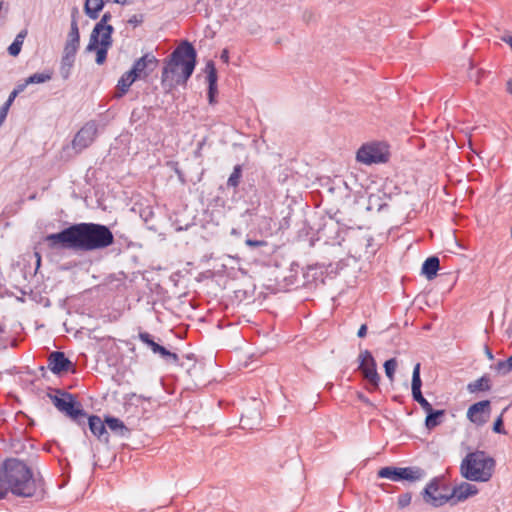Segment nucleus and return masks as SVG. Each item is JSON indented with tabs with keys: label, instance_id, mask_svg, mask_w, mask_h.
Returning a JSON list of instances; mask_svg holds the SVG:
<instances>
[{
	"label": "nucleus",
	"instance_id": "1",
	"mask_svg": "<svg viewBox=\"0 0 512 512\" xmlns=\"http://www.w3.org/2000/svg\"><path fill=\"white\" fill-rule=\"evenodd\" d=\"M44 240L53 250L82 252L105 249L115 241L108 226L92 222L71 224L57 233L48 234Z\"/></svg>",
	"mask_w": 512,
	"mask_h": 512
},
{
	"label": "nucleus",
	"instance_id": "2",
	"mask_svg": "<svg viewBox=\"0 0 512 512\" xmlns=\"http://www.w3.org/2000/svg\"><path fill=\"white\" fill-rule=\"evenodd\" d=\"M47 396L55 408L82 427L85 434V425L87 424L90 432L100 442L105 444L109 443V433L107 431L105 419L102 420L98 415L94 414L88 415L75 394L69 393L60 388H54L47 393Z\"/></svg>",
	"mask_w": 512,
	"mask_h": 512
},
{
	"label": "nucleus",
	"instance_id": "3",
	"mask_svg": "<svg viewBox=\"0 0 512 512\" xmlns=\"http://www.w3.org/2000/svg\"><path fill=\"white\" fill-rule=\"evenodd\" d=\"M0 473L2 485L18 497H33L43 499L45 495V481L38 474L33 475L27 464L17 458H7L2 462Z\"/></svg>",
	"mask_w": 512,
	"mask_h": 512
},
{
	"label": "nucleus",
	"instance_id": "4",
	"mask_svg": "<svg viewBox=\"0 0 512 512\" xmlns=\"http://www.w3.org/2000/svg\"><path fill=\"white\" fill-rule=\"evenodd\" d=\"M197 64V51L188 40H183L164 59L161 73V86L166 93L177 86H185L192 76Z\"/></svg>",
	"mask_w": 512,
	"mask_h": 512
},
{
	"label": "nucleus",
	"instance_id": "5",
	"mask_svg": "<svg viewBox=\"0 0 512 512\" xmlns=\"http://www.w3.org/2000/svg\"><path fill=\"white\" fill-rule=\"evenodd\" d=\"M496 467V461L483 450L469 452L462 459L460 473L463 478L474 482H488Z\"/></svg>",
	"mask_w": 512,
	"mask_h": 512
},
{
	"label": "nucleus",
	"instance_id": "6",
	"mask_svg": "<svg viewBox=\"0 0 512 512\" xmlns=\"http://www.w3.org/2000/svg\"><path fill=\"white\" fill-rule=\"evenodd\" d=\"M321 217L319 226L317 228V240H323L325 244L341 245L345 240L346 229L349 228L346 224L342 223L337 215Z\"/></svg>",
	"mask_w": 512,
	"mask_h": 512
},
{
	"label": "nucleus",
	"instance_id": "7",
	"mask_svg": "<svg viewBox=\"0 0 512 512\" xmlns=\"http://www.w3.org/2000/svg\"><path fill=\"white\" fill-rule=\"evenodd\" d=\"M390 156V146L387 142L370 141L359 147L356 152V161L365 165L385 164Z\"/></svg>",
	"mask_w": 512,
	"mask_h": 512
},
{
	"label": "nucleus",
	"instance_id": "8",
	"mask_svg": "<svg viewBox=\"0 0 512 512\" xmlns=\"http://www.w3.org/2000/svg\"><path fill=\"white\" fill-rule=\"evenodd\" d=\"M425 476L426 471L419 466H384L377 471L378 478H385L394 482H416L422 480Z\"/></svg>",
	"mask_w": 512,
	"mask_h": 512
},
{
	"label": "nucleus",
	"instance_id": "9",
	"mask_svg": "<svg viewBox=\"0 0 512 512\" xmlns=\"http://www.w3.org/2000/svg\"><path fill=\"white\" fill-rule=\"evenodd\" d=\"M443 479L444 476H436L423 488L420 495L425 504L439 508L448 503V493L441 492Z\"/></svg>",
	"mask_w": 512,
	"mask_h": 512
},
{
	"label": "nucleus",
	"instance_id": "10",
	"mask_svg": "<svg viewBox=\"0 0 512 512\" xmlns=\"http://www.w3.org/2000/svg\"><path fill=\"white\" fill-rule=\"evenodd\" d=\"M23 331L22 322H0V349L17 347L22 341L20 335Z\"/></svg>",
	"mask_w": 512,
	"mask_h": 512
},
{
	"label": "nucleus",
	"instance_id": "11",
	"mask_svg": "<svg viewBox=\"0 0 512 512\" xmlns=\"http://www.w3.org/2000/svg\"><path fill=\"white\" fill-rule=\"evenodd\" d=\"M113 44V39L110 36H96L90 35L89 43L85 48V52H95V62L97 65H103L106 62L108 50Z\"/></svg>",
	"mask_w": 512,
	"mask_h": 512
},
{
	"label": "nucleus",
	"instance_id": "12",
	"mask_svg": "<svg viewBox=\"0 0 512 512\" xmlns=\"http://www.w3.org/2000/svg\"><path fill=\"white\" fill-rule=\"evenodd\" d=\"M159 60L152 52L145 53L142 57L135 60L131 67V74L134 79L145 80L158 66Z\"/></svg>",
	"mask_w": 512,
	"mask_h": 512
},
{
	"label": "nucleus",
	"instance_id": "13",
	"mask_svg": "<svg viewBox=\"0 0 512 512\" xmlns=\"http://www.w3.org/2000/svg\"><path fill=\"white\" fill-rule=\"evenodd\" d=\"M97 134V125L94 121L87 122L74 136L72 146L77 151H82L92 144Z\"/></svg>",
	"mask_w": 512,
	"mask_h": 512
},
{
	"label": "nucleus",
	"instance_id": "14",
	"mask_svg": "<svg viewBox=\"0 0 512 512\" xmlns=\"http://www.w3.org/2000/svg\"><path fill=\"white\" fill-rule=\"evenodd\" d=\"M491 413L490 400H481L472 404L467 410V418L477 426L484 425Z\"/></svg>",
	"mask_w": 512,
	"mask_h": 512
},
{
	"label": "nucleus",
	"instance_id": "15",
	"mask_svg": "<svg viewBox=\"0 0 512 512\" xmlns=\"http://www.w3.org/2000/svg\"><path fill=\"white\" fill-rule=\"evenodd\" d=\"M72 361L62 351H53L48 356V368L55 375H62L72 369Z\"/></svg>",
	"mask_w": 512,
	"mask_h": 512
},
{
	"label": "nucleus",
	"instance_id": "16",
	"mask_svg": "<svg viewBox=\"0 0 512 512\" xmlns=\"http://www.w3.org/2000/svg\"><path fill=\"white\" fill-rule=\"evenodd\" d=\"M126 289L125 276L123 273L110 274L97 286L101 293H122Z\"/></svg>",
	"mask_w": 512,
	"mask_h": 512
},
{
	"label": "nucleus",
	"instance_id": "17",
	"mask_svg": "<svg viewBox=\"0 0 512 512\" xmlns=\"http://www.w3.org/2000/svg\"><path fill=\"white\" fill-rule=\"evenodd\" d=\"M479 490L474 484H470L468 482H461L459 485H456L452 488L451 493L448 494V503L454 506L459 502H463L467 500L469 497H472L478 494Z\"/></svg>",
	"mask_w": 512,
	"mask_h": 512
},
{
	"label": "nucleus",
	"instance_id": "18",
	"mask_svg": "<svg viewBox=\"0 0 512 512\" xmlns=\"http://www.w3.org/2000/svg\"><path fill=\"white\" fill-rule=\"evenodd\" d=\"M325 269L320 265H310L302 273V286L308 289L324 284Z\"/></svg>",
	"mask_w": 512,
	"mask_h": 512
},
{
	"label": "nucleus",
	"instance_id": "19",
	"mask_svg": "<svg viewBox=\"0 0 512 512\" xmlns=\"http://www.w3.org/2000/svg\"><path fill=\"white\" fill-rule=\"evenodd\" d=\"M206 80L208 83L207 98L210 105L217 103L216 97L218 94V74L215 63L213 60L207 61L205 65Z\"/></svg>",
	"mask_w": 512,
	"mask_h": 512
},
{
	"label": "nucleus",
	"instance_id": "20",
	"mask_svg": "<svg viewBox=\"0 0 512 512\" xmlns=\"http://www.w3.org/2000/svg\"><path fill=\"white\" fill-rule=\"evenodd\" d=\"M294 267H299L298 264H292L291 269L289 270V274L282 277L281 281H278V290L290 291L293 289H298L302 286V278L298 277V270L294 269Z\"/></svg>",
	"mask_w": 512,
	"mask_h": 512
},
{
	"label": "nucleus",
	"instance_id": "21",
	"mask_svg": "<svg viewBox=\"0 0 512 512\" xmlns=\"http://www.w3.org/2000/svg\"><path fill=\"white\" fill-rule=\"evenodd\" d=\"M112 19V15L110 12H105L100 21L95 24L90 35L96 36H110L112 37L114 33V28L108 22Z\"/></svg>",
	"mask_w": 512,
	"mask_h": 512
},
{
	"label": "nucleus",
	"instance_id": "22",
	"mask_svg": "<svg viewBox=\"0 0 512 512\" xmlns=\"http://www.w3.org/2000/svg\"><path fill=\"white\" fill-rule=\"evenodd\" d=\"M106 427L110 429L112 433L120 437H127L130 434V429L124 424L119 418L106 415L105 416Z\"/></svg>",
	"mask_w": 512,
	"mask_h": 512
},
{
	"label": "nucleus",
	"instance_id": "23",
	"mask_svg": "<svg viewBox=\"0 0 512 512\" xmlns=\"http://www.w3.org/2000/svg\"><path fill=\"white\" fill-rule=\"evenodd\" d=\"M426 412L425 427L428 430H432L439 426L443 422V418L446 414L444 409H434L432 406L429 407Z\"/></svg>",
	"mask_w": 512,
	"mask_h": 512
},
{
	"label": "nucleus",
	"instance_id": "24",
	"mask_svg": "<svg viewBox=\"0 0 512 512\" xmlns=\"http://www.w3.org/2000/svg\"><path fill=\"white\" fill-rule=\"evenodd\" d=\"M439 268V258L437 256H430L423 262L421 267V274L424 275L427 280H432L437 276Z\"/></svg>",
	"mask_w": 512,
	"mask_h": 512
},
{
	"label": "nucleus",
	"instance_id": "25",
	"mask_svg": "<svg viewBox=\"0 0 512 512\" xmlns=\"http://www.w3.org/2000/svg\"><path fill=\"white\" fill-rule=\"evenodd\" d=\"M78 12L77 8L73 9V13L71 16V24H70V31L68 32L66 44L70 46H74L79 49L80 47V33H79V27L78 22L76 19V13Z\"/></svg>",
	"mask_w": 512,
	"mask_h": 512
},
{
	"label": "nucleus",
	"instance_id": "26",
	"mask_svg": "<svg viewBox=\"0 0 512 512\" xmlns=\"http://www.w3.org/2000/svg\"><path fill=\"white\" fill-rule=\"evenodd\" d=\"M362 376L365 378L369 385V390L374 391L379 388L380 375L377 372V364L374 357H371L370 369L365 371Z\"/></svg>",
	"mask_w": 512,
	"mask_h": 512
},
{
	"label": "nucleus",
	"instance_id": "27",
	"mask_svg": "<svg viewBox=\"0 0 512 512\" xmlns=\"http://www.w3.org/2000/svg\"><path fill=\"white\" fill-rule=\"evenodd\" d=\"M104 6L105 0H86L84 3V12L90 19L96 20Z\"/></svg>",
	"mask_w": 512,
	"mask_h": 512
},
{
	"label": "nucleus",
	"instance_id": "28",
	"mask_svg": "<svg viewBox=\"0 0 512 512\" xmlns=\"http://www.w3.org/2000/svg\"><path fill=\"white\" fill-rule=\"evenodd\" d=\"M491 379L489 375L485 374L479 379L468 383L467 390L470 393L485 392L491 390Z\"/></svg>",
	"mask_w": 512,
	"mask_h": 512
},
{
	"label": "nucleus",
	"instance_id": "29",
	"mask_svg": "<svg viewBox=\"0 0 512 512\" xmlns=\"http://www.w3.org/2000/svg\"><path fill=\"white\" fill-rule=\"evenodd\" d=\"M138 79H134V74H131V70L125 72L117 83V89L119 90L118 97H122L129 91L130 86L137 81Z\"/></svg>",
	"mask_w": 512,
	"mask_h": 512
},
{
	"label": "nucleus",
	"instance_id": "30",
	"mask_svg": "<svg viewBox=\"0 0 512 512\" xmlns=\"http://www.w3.org/2000/svg\"><path fill=\"white\" fill-rule=\"evenodd\" d=\"M242 174H243L242 165L241 164L235 165L232 173L230 174V176L227 180V183H226L227 187L236 189L241 182Z\"/></svg>",
	"mask_w": 512,
	"mask_h": 512
},
{
	"label": "nucleus",
	"instance_id": "31",
	"mask_svg": "<svg viewBox=\"0 0 512 512\" xmlns=\"http://www.w3.org/2000/svg\"><path fill=\"white\" fill-rule=\"evenodd\" d=\"M138 338L145 345H147V347H149L154 354H157L162 347V345H160L159 343L154 341L153 336L151 334H149L148 332L140 331L138 334Z\"/></svg>",
	"mask_w": 512,
	"mask_h": 512
},
{
	"label": "nucleus",
	"instance_id": "32",
	"mask_svg": "<svg viewBox=\"0 0 512 512\" xmlns=\"http://www.w3.org/2000/svg\"><path fill=\"white\" fill-rule=\"evenodd\" d=\"M53 77V71L48 69L41 73H34L27 77V83L30 84H41L50 81Z\"/></svg>",
	"mask_w": 512,
	"mask_h": 512
},
{
	"label": "nucleus",
	"instance_id": "33",
	"mask_svg": "<svg viewBox=\"0 0 512 512\" xmlns=\"http://www.w3.org/2000/svg\"><path fill=\"white\" fill-rule=\"evenodd\" d=\"M421 364L416 363L412 372V382H411V390L412 393L421 391L422 380H421Z\"/></svg>",
	"mask_w": 512,
	"mask_h": 512
},
{
	"label": "nucleus",
	"instance_id": "34",
	"mask_svg": "<svg viewBox=\"0 0 512 512\" xmlns=\"http://www.w3.org/2000/svg\"><path fill=\"white\" fill-rule=\"evenodd\" d=\"M371 357H373V355H372V353L369 350H364V351H362L359 354V356H358V362H359L358 369H359L361 375L364 374L365 371L370 369Z\"/></svg>",
	"mask_w": 512,
	"mask_h": 512
},
{
	"label": "nucleus",
	"instance_id": "35",
	"mask_svg": "<svg viewBox=\"0 0 512 512\" xmlns=\"http://www.w3.org/2000/svg\"><path fill=\"white\" fill-rule=\"evenodd\" d=\"M196 280L200 283L205 282V285L207 287L212 286L215 281V273L211 270H207L204 272H201L197 277Z\"/></svg>",
	"mask_w": 512,
	"mask_h": 512
},
{
	"label": "nucleus",
	"instance_id": "36",
	"mask_svg": "<svg viewBox=\"0 0 512 512\" xmlns=\"http://www.w3.org/2000/svg\"><path fill=\"white\" fill-rule=\"evenodd\" d=\"M15 98L16 97H13V95L10 93L9 96H8V99L0 107V127L4 123V121H5L6 117H7L8 111H9L11 105L13 104Z\"/></svg>",
	"mask_w": 512,
	"mask_h": 512
},
{
	"label": "nucleus",
	"instance_id": "37",
	"mask_svg": "<svg viewBox=\"0 0 512 512\" xmlns=\"http://www.w3.org/2000/svg\"><path fill=\"white\" fill-rule=\"evenodd\" d=\"M384 370L386 376L392 381L394 379L395 370L397 367L396 358H390L384 362Z\"/></svg>",
	"mask_w": 512,
	"mask_h": 512
},
{
	"label": "nucleus",
	"instance_id": "38",
	"mask_svg": "<svg viewBox=\"0 0 512 512\" xmlns=\"http://www.w3.org/2000/svg\"><path fill=\"white\" fill-rule=\"evenodd\" d=\"M87 330H88V337L91 339L100 341V340H104L106 338H110L109 335H107L106 333H104L97 327L87 328Z\"/></svg>",
	"mask_w": 512,
	"mask_h": 512
},
{
	"label": "nucleus",
	"instance_id": "39",
	"mask_svg": "<svg viewBox=\"0 0 512 512\" xmlns=\"http://www.w3.org/2000/svg\"><path fill=\"white\" fill-rule=\"evenodd\" d=\"M167 166L170 167L175 172V174L178 177V180L182 184H186L185 175H184L183 171L180 169L179 163L177 161H168Z\"/></svg>",
	"mask_w": 512,
	"mask_h": 512
},
{
	"label": "nucleus",
	"instance_id": "40",
	"mask_svg": "<svg viewBox=\"0 0 512 512\" xmlns=\"http://www.w3.org/2000/svg\"><path fill=\"white\" fill-rule=\"evenodd\" d=\"M412 493L405 492L398 496L397 505L399 509H404L411 504Z\"/></svg>",
	"mask_w": 512,
	"mask_h": 512
},
{
	"label": "nucleus",
	"instance_id": "41",
	"mask_svg": "<svg viewBox=\"0 0 512 512\" xmlns=\"http://www.w3.org/2000/svg\"><path fill=\"white\" fill-rule=\"evenodd\" d=\"M412 398L422 407L424 411L432 406L431 403L428 402L427 399L423 396L422 391L412 393Z\"/></svg>",
	"mask_w": 512,
	"mask_h": 512
},
{
	"label": "nucleus",
	"instance_id": "42",
	"mask_svg": "<svg viewBox=\"0 0 512 512\" xmlns=\"http://www.w3.org/2000/svg\"><path fill=\"white\" fill-rule=\"evenodd\" d=\"M492 430L494 433H497V434H505L506 433L502 415L498 416L495 419L493 426H492Z\"/></svg>",
	"mask_w": 512,
	"mask_h": 512
},
{
	"label": "nucleus",
	"instance_id": "43",
	"mask_svg": "<svg viewBox=\"0 0 512 512\" xmlns=\"http://www.w3.org/2000/svg\"><path fill=\"white\" fill-rule=\"evenodd\" d=\"M22 49V44L19 43L18 40H14L9 46H8V53L9 55L13 57H17Z\"/></svg>",
	"mask_w": 512,
	"mask_h": 512
},
{
	"label": "nucleus",
	"instance_id": "44",
	"mask_svg": "<svg viewBox=\"0 0 512 512\" xmlns=\"http://www.w3.org/2000/svg\"><path fill=\"white\" fill-rule=\"evenodd\" d=\"M379 200H380V198L378 196L370 195L369 196V206L367 207V210H371L373 204H377V210L378 211H381L384 208L388 207L387 203H377V202H379Z\"/></svg>",
	"mask_w": 512,
	"mask_h": 512
},
{
	"label": "nucleus",
	"instance_id": "45",
	"mask_svg": "<svg viewBox=\"0 0 512 512\" xmlns=\"http://www.w3.org/2000/svg\"><path fill=\"white\" fill-rule=\"evenodd\" d=\"M165 362L167 364H174V365L180 366L182 368L185 367V363L184 362H180V358H179L178 354L175 353V352H172V351L168 355V357H167Z\"/></svg>",
	"mask_w": 512,
	"mask_h": 512
},
{
	"label": "nucleus",
	"instance_id": "46",
	"mask_svg": "<svg viewBox=\"0 0 512 512\" xmlns=\"http://www.w3.org/2000/svg\"><path fill=\"white\" fill-rule=\"evenodd\" d=\"M185 358H186L188 361H191V362H192V364H189V365H187V364L185 363V367H184V368L186 369L187 374H188L189 376H191V377H192V376H193V370H195V369H196V360H195V358H194V354H187V355L185 356Z\"/></svg>",
	"mask_w": 512,
	"mask_h": 512
},
{
	"label": "nucleus",
	"instance_id": "47",
	"mask_svg": "<svg viewBox=\"0 0 512 512\" xmlns=\"http://www.w3.org/2000/svg\"><path fill=\"white\" fill-rule=\"evenodd\" d=\"M28 85H29V83H27V78H26L24 80V82L17 83L15 88L11 91V94L13 95V97H17L20 93H22L26 89V87Z\"/></svg>",
	"mask_w": 512,
	"mask_h": 512
},
{
	"label": "nucleus",
	"instance_id": "48",
	"mask_svg": "<svg viewBox=\"0 0 512 512\" xmlns=\"http://www.w3.org/2000/svg\"><path fill=\"white\" fill-rule=\"evenodd\" d=\"M245 185H247V190L254 192L256 191L254 173L246 174Z\"/></svg>",
	"mask_w": 512,
	"mask_h": 512
},
{
	"label": "nucleus",
	"instance_id": "49",
	"mask_svg": "<svg viewBox=\"0 0 512 512\" xmlns=\"http://www.w3.org/2000/svg\"><path fill=\"white\" fill-rule=\"evenodd\" d=\"M143 20V14H134L128 19L127 23L132 25L133 27H137L140 24H142Z\"/></svg>",
	"mask_w": 512,
	"mask_h": 512
},
{
	"label": "nucleus",
	"instance_id": "50",
	"mask_svg": "<svg viewBox=\"0 0 512 512\" xmlns=\"http://www.w3.org/2000/svg\"><path fill=\"white\" fill-rule=\"evenodd\" d=\"M495 369L502 374H507L511 371V368L506 364V360H500L495 365Z\"/></svg>",
	"mask_w": 512,
	"mask_h": 512
},
{
	"label": "nucleus",
	"instance_id": "51",
	"mask_svg": "<svg viewBox=\"0 0 512 512\" xmlns=\"http://www.w3.org/2000/svg\"><path fill=\"white\" fill-rule=\"evenodd\" d=\"M73 67L71 66H65V65H62L60 66V75L61 77L64 79V80H67L69 79L70 75H71V69Z\"/></svg>",
	"mask_w": 512,
	"mask_h": 512
},
{
	"label": "nucleus",
	"instance_id": "52",
	"mask_svg": "<svg viewBox=\"0 0 512 512\" xmlns=\"http://www.w3.org/2000/svg\"><path fill=\"white\" fill-rule=\"evenodd\" d=\"M77 52H78V48H76L74 46H70L65 43L64 49H63V55H69V56L76 57Z\"/></svg>",
	"mask_w": 512,
	"mask_h": 512
},
{
	"label": "nucleus",
	"instance_id": "53",
	"mask_svg": "<svg viewBox=\"0 0 512 512\" xmlns=\"http://www.w3.org/2000/svg\"><path fill=\"white\" fill-rule=\"evenodd\" d=\"M75 56L62 55L61 64L65 66H74Z\"/></svg>",
	"mask_w": 512,
	"mask_h": 512
},
{
	"label": "nucleus",
	"instance_id": "54",
	"mask_svg": "<svg viewBox=\"0 0 512 512\" xmlns=\"http://www.w3.org/2000/svg\"><path fill=\"white\" fill-rule=\"evenodd\" d=\"M246 244H247L249 247L256 248V247H261V246L266 245V242H265V241H263V240H252V239H247V240H246Z\"/></svg>",
	"mask_w": 512,
	"mask_h": 512
},
{
	"label": "nucleus",
	"instance_id": "55",
	"mask_svg": "<svg viewBox=\"0 0 512 512\" xmlns=\"http://www.w3.org/2000/svg\"><path fill=\"white\" fill-rule=\"evenodd\" d=\"M310 227L307 222L303 223L302 229L299 230L298 238L301 239L302 237H306L309 234Z\"/></svg>",
	"mask_w": 512,
	"mask_h": 512
},
{
	"label": "nucleus",
	"instance_id": "56",
	"mask_svg": "<svg viewBox=\"0 0 512 512\" xmlns=\"http://www.w3.org/2000/svg\"><path fill=\"white\" fill-rule=\"evenodd\" d=\"M27 30L26 29H23L21 30L15 37L14 40H18L20 44L23 45V42H24V39L26 38L27 36Z\"/></svg>",
	"mask_w": 512,
	"mask_h": 512
},
{
	"label": "nucleus",
	"instance_id": "57",
	"mask_svg": "<svg viewBox=\"0 0 512 512\" xmlns=\"http://www.w3.org/2000/svg\"><path fill=\"white\" fill-rule=\"evenodd\" d=\"M170 350H168L166 347L162 346L160 351L157 353L164 361H166L168 355L170 354Z\"/></svg>",
	"mask_w": 512,
	"mask_h": 512
},
{
	"label": "nucleus",
	"instance_id": "58",
	"mask_svg": "<svg viewBox=\"0 0 512 512\" xmlns=\"http://www.w3.org/2000/svg\"><path fill=\"white\" fill-rule=\"evenodd\" d=\"M367 330H368V328H367L366 324L361 325L360 328L358 329L357 336L359 338L365 337L367 334Z\"/></svg>",
	"mask_w": 512,
	"mask_h": 512
},
{
	"label": "nucleus",
	"instance_id": "59",
	"mask_svg": "<svg viewBox=\"0 0 512 512\" xmlns=\"http://www.w3.org/2000/svg\"><path fill=\"white\" fill-rule=\"evenodd\" d=\"M357 397L360 401H362L363 403H365L366 405H369V406H373L372 402L362 393V392H359L357 394Z\"/></svg>",
	"mask_w": 512,
	"mask_h": 512
},
{
	"label": "nucleus",
	"instance_id": "60",
	"mask_svg": "<svg viewBox=\"0 0 512 512\" xmlns=\"http://www.w3.org/2000/svg\"><path fill=\"white\" fill-rule=\"evenodd\" d=\"M220 59L225 62V63H228L229 61V52L227 49H224L222 52H221V55H220Z\"/></svg>",
	"mask_w": 512,
	"mask_h": 512
},
{
	"label": "nucleus",
	"instance_id": "61",
	"mask_svg": "<svg viewBox=\"0 0 512 512\" xmlns=\"http://www.w3.org/2000/svg\"><path fill=\"white\" fill-rule=\"evenodd\" d=\"M213 201L215 202L216 206L224 207V205H225V200L223 198L219 197V196L215 197L213 199Z\"/></svg>",
	"mask_w": 512,
	"mask_h": 512
},
{
	"label": "nucleus",
	"instance_id": "62",
	"mask_svg": "<svg viewBox=\"0 0 512 512\" xmlns=\"http://www.w3.org/2000/svg\"><path fill=\"white\" fill-rule=\"evenodd\" d=\"M485 354L489 360L494 359V355H493L491 349L487 345L485 346Z\"/></svg>",
	"mask_w": 512,
	"mask_h": 512
},
{
	"label": "nucleus",
	"instance_id": "63",
	"mask_svg": "<svg viewBox=\"0 0 512 512\" xmlns=\"http://www.w3.org/2000/svg\"><path fill=\"white\" fill-rule=\"evenodd\" d=\"M506 90L509 94L512 95V78L507 81Z\"/></svg>",
	"mask_w": 512,
	"mask_h": 512
},
{
	"label": "nucleus",
	"instance_id": "64",
	"mask_svg": "<svg viewBox=\"0 0 512 512\" xmlns=\"http://www.w3.org/2000/svg\"><path fill=\"white\" fill-rule=\"evenodd\" d=\"M502 40L510 45L512 48V35L502 37Z\"/></svg>",
	"mask_w": 512,
	"mask_h": 512
}]
</instances>
